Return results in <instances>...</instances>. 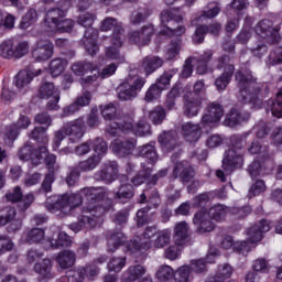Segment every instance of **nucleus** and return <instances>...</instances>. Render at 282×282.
<instances>
[{"mask_svg": "<svg viewBox=\"0 0 282 282\" xmlns=\"http://www.w3.org/2000/svg\"><path fill=\"white\" fill-rule=\"evenodd\" d=\"M270 228H272L270 221L262 220L248 229L247 235L250 243L247 241L235 242L231 237H226L221 241V248H224V250L234 248V250L240 252V254H248V252L252 250V243L261 241V239H263V232H269Z\"/></svg>", "mask_w": 282, "mask_h": 282, "instance_id": "nucleus-1", "label": "nucleus"}, {"mask_svg": "<svg viewBox=\"0 0 282 282\" xmlns=\"http://www.w3.org/2000/svg\"><path fill=\"white\" fill-rule=\"evenodd\" d=\"M226 213H228V208L224 207V205H215L208 212H198L194 216V224L197 228V231L200 235H204V232H213V230H215V224L212 223L210 219H215V221H221V219L226 218Z\"/></svg>", "mask_w": 282, "mask_h": 282, "instance_id": "nucleus-2", "label": "nucleus"}, {"mask_svg": "<svg viewBox=\"0 0 282 282\" xmlns=\"http://www.w3.org/2000/svg\"><path fill=\"white\" fill-rule=\"evenodd\" d=\"M83 198L78 194L52 196L46 199V208L50 213H63V215H69L76 206H80Z\"/></svg>", "mask_w": 282, "mask_h": 282, "instance_id": "nucleus-3", "label": "nucleus"}, {"mask_svg": "<svg viewBox=\"0 0 282 282\" xmlns=\"http://www.w3.org/2000/svg\"><path fill=\"white\" fill-rule=\"evenodd\" d=\"M107 132L110 133V135H120V133H135V135H149L151 133V126H149L147 121L141 120L133 129V123H131L130 119L123 121H120V119H116V121H112L107 128Z\"/></svg>", "mask_w": 282, "mask_h": 282, "instance_id": "nucleus-4", "label": "nucleus"}, {"mask_svg": "<svg viewBox=\"0 0 282 282\" xmlns=\"http://www.w3.org/2000/svg\"><path fill=\"white\" fill-rule=\"evenodd\" d=\"M94 19L95 17L91 13H84L79 15L78 19L79 25L87 28L84 34L83 43L90 56H94V54H97L98 52V44H96V40L98 39V30L91 28Z\"/></svg>", "mask_w": 282, "mask_h": 282, "instance_id": "nucleus-5", "label": "nucleus"}, {"mask_svg": "<svg viewBox=\"0 0 282 282\" xmlns=\"http://www.w3.org/2000/svg\"><path fill=\"white\" fill-rule=\"evenodd\" d=\"M83 119H77L70 123L64 126V128L55 133L53 141V149L56 151L61 147V142L65 139V135H69L70 142L80 140L83 138Z\"/></svg>", "mask_w": 282, "mask_h": 282, "instance_id": "nucleus-6", "label": "nucleus"}, {"mask_svg": "<svg viewBox=\"0 0 282 282\" xmlns=\"http://www.w3.org/2000/svg\"><path fill=\"white\" fill-rule=\"evenodd\" d=\"M26 261L35 263L34 270L40 274V282H47V279H52V261L50 259H42L39 251L34 249L29 250Z\"/></svg>", "mask_w": 282, "mask_h": 282, "instance_id": "nucleus-7", "label": "nucleus"}, {"mask_svg": "<svg viewBox=\"0 0 282 282\" xmlns=\"http://www.w3.org/2000/svg\"><path fill=\"white\" fill-rule=\"evenodd\" d=\"M236 80L238 82V87L245 100L253 99L254 96L261 91V85H259L257 80L252 78L251 73L243 75L241 72H238L236 74Z\"/></svg>", "mask_w": 282, "mask_h": 282, "instance_id": "nucleus-8", "label": "nucleus"}, {"mask_svg": "<svg viewBox=\"0 0 282 282\" xmlns=\"http://www.w3.org/2000/svg\"><path fill=\"white\" fill-rule=\"evenodd\" d=\"M144 87V79L138 76H130L118 88V97L120 100H132L138 96V89Z\"/></svg>", "mask_w": 282, "mask_h": 282, "instance_id": "nucleus-9", "label": "nucleus"}, {"mask_svg": "<svg viewBox=\"0 0 282 282\" xmlns=\"http://www.w3.org/2000/svg\"><path fill=\"white\" fill-rule=\"evenodd\" d=\"M243 164V150L241 149V143L231 145L223 159V169L227 173H232L236 166H241Z\"/></svg>", "mask_w": 282, "mask_h": 282, "instance_id": "nucleus-10", "label": "nucleus"}, {"mask_svg": "<svg viewBox=\"0 0 282 282\" xmlns=\"http://www.w3.org/2000/svg\"><path fill=\"white\" fill-rule=\"evenodd\" d=\"M182 21V15L177 14V11L175 9L172 10H165L161 13V21L162 23H169L167 26L161 30V34H164L165 36H182L186 30L184 26H178L177 29H173V24L175 21Z\"/></svg>", "mask_w": 282, "mask_h": 282, "instance_id": "nucleus-11", "label": "nucleus"}, {"mask_svg": "<svg viewBox=\"0 0 282 282\" xmlns=\"http://www.w3.org/2000/svg\"><path fill=\"white\" fill-rule=\"evenodd\" d=\"M95 154L89 158L87 161H84L79 164L83 171H91L95 166L100 164V160L107 154V143L101 138H97L94 143Z\"/></svg>", "mask_w": 282, "mask_h": 282, "instance_id": "nucleus-12", "label": "nucleus"}, {"mask_svg": "<svg viewBox=\"0 0 282 282\" xmlns=\"http://www.w3.org/2000/svg\"><path fill=\"white\" fill-rule=\"evenodd\" d=\"M216 67L218 69H225L223 75L218 77L215 82L217 89H219V91H224V89L228 87L230 78H232L235 66L230 64V58L228 56H223L216 61Z\"/></svg>", "mask_w": 282, "mask_h": 282, "instance_id": "nucleus-13", "label": "nucleus"}, {"mask_svg": "<svg viewBox=\"0 0 282 282\" xmlns=\"http://www.w3.org/2000/svg\"><path fill=\"white\" fill-rule=\"evenodd\" d=\"M173 78V73H164L159 80L152 85L145 94L147 102H152V100H158L162 96V91L169 89L171 85V79Z\"/></svg>", "mask_w": 282, "mask_h": 282, "instance_id": "nucleus-14", "label": "nucleus"}, {"mask_svg": "<svg viewBox=\"0 0 282 282\" xmlns=\"http://www.w3.org/2000/svg\"><path fill=\"white\" fill-rule=\"evenodd\" d=\"M111 45L106 48V56L111 61H124L122 54H120V48L124 45V33L122 30H118L112 33L110 37Z\"/></svg>", "mask_w": 282, "mask_h": 282, "instance_id": "nucleus-15", "label": "nucleus"}, {"mask_svg": "<svg viewBox=\"0 0 282 282\" xmlns=\"http://www.w3.org/2000/svg\"><path fill=\"white\" fill-rule=\"evenodd\" d=\"M158 234V228L155 226L148 227L143 234V238L141 239V242L138 243V241H131L128 245V252L131 254H135V252H139L141 248L143 250H150V248H153V237Z\"/></svg>", "mask_w": 282, "mask_h": 282, "instance_id": "nucleus-16", "label": "nucleus"}, {"mask_svg": "<svg viewBox=\"0 0 282 282\" xmlns=\"http://www.w3.org/2000/svg\"><path fill=\"white\" fill-rule=\"evenodd\" d=\"M221 116H224V108L217 104H212L207 108V112L203 116L200 124H203L206 130L213 129V127L221 120Z\"/></svg>", "mask_w": 282, "mask_h": 282, "instance_id": "nucleus-17", "label": "nucleus"}, {"mask_svg": "<svg viewBox=\"0 0 282 282\" xmlns=\"http://www.w3.org/2000/svg\"><path fill=\"white\" fill-rule=\"evenodd\" d=\"M40 95L42 98H48L47 109L56 110L58 109V100L61 95H58V89L54 87L52 83H45L40 88Z\"/></svg>", "mask_w": 282, "mask_h": 282, "instance_id": "nucleus-18", "label": "nucleus"}, {"mask_svg": "<svg viewBox=\"0 0 282 282\" xmlns=\"http://www.w3.org/2000/svg\"><path fill=\"white\" fill-rule=\"evenodd\" d=\"M54 54V44L50 40H40L33 50L35 61H50Z\"/></svg>", "mask_w": 282, "mask_h": 282, "instance_id": "nucleus-19", "label": "nucleus"}, {"mask_svg": "<svg viewBox=\"0 0 282 282\" xmlns=\"http://www.w3.org/2000/svg\"><path fill=\"white\" fill-rule=\"evenodd\" d=\"M199 109H202V98L195 95L194 93H188L185 96L184 101V113L188 118H195L197 113H199Z\"/></svg>", "mask_w": 282, "mask_h": 282, "instance_id": "nucleus-20", "label": "nucleus"}, {"mask_svg": "<svg viewBox=\"0 0 282 282\" xmlns=\"http://www.w3.org/2000/svg\"><path fill=\"white\" fill-rule=\"evenodd\" d=\"M153 25H147L141 29V31H133L129 35L130 43H133L134 45H147L149 41H151V36H153Z\"/></svg>", "mask_w": 282, "mask_h": 282, "instance_id": "nucleus-21", "label": "nucleus"}, {"mask_svg": "<svg viewBox=\"0 0 282 282\" xmlns=\"http://www.w3.org/2000/svg\"><path fill=\"white\" fill-rule=\"evenodd\" d=\"M30 124H31L30 118H28L26 116H21L18 119L17 123L11 126L8 132L6 133V139H4L6 144L10 147V144H12V142L17 140V135H19V131H21V129H28Z\"/></svg>", "mask_w": 282, "mask_h": 282, "instance_id": "nucleus-22", "label": "nucleus"}, {"mask_svg": "<svg viewBox=\"0 0 282 282\" xmlns=\"http://www.w3.org/2000/svg\"><path fill=\"white\" fill-rule=\"evenodd\" d=\"M111 149L120 156L130 155V153H133V149H135V139H132L131 141H122L120 139H116L111 143Z\"/></svg>", "mask_w": 282, "mask_h": 282, "instance_id": "nucleus-23", "label": "nucleus"}, {"mask_svg": "<svg viewBox=\"0 0 282 282\" xmlns=\"http://www.w3.org/2000/svg\"><path fill=\"white\" fill-rule=\"evenodd\" d=\"M203 129H205V131H208L203 124H200L199 127L197 124L187 122L183 126V133L188 142H197V140H199V137L202 135Z\"/></svg>", "mask_w": 282, "mask_h": 282, "instance_id": "nucleus-24", "label": "nucleus"}, {"mask_svg": "<svg viewBox=\"0 0 282 282\" xmlns=\"http://www.w3.org/2000/svg\"><path fill=\"white\" fill-rule=\"evenodd\" d=\"M188 239V224L186 221L177 223L174 227V242L176 246H186Z\"/></svg>", "mask_w": 282, "mask_h": 282, "instance_id": "nucleus-25", "label": "nucleus"}, {"mask_svg": "<svg viewBox=\"0 0 282 282\" xmlns=\"http://www.w3.org/2000/svg\"><path fill=\"white\" fill-rule=\"evenodd\" d=\"M89 102H91V93H84L77 98L76 102L64 109V116H72V113H76L80 107H87Z\"/></svg>", "mask_w": 282, "mask_h": 282, "instance_id": "nucleus-26", "label": "nucleus"}, {"mask_svg": "<svg viewBox=\"0 0 282 282\" xmlns=\"http://www.w3.org/2000/svg\"><path fill=\"white\" fill-rule=\"evenodd\" d=\"M48 243H51V248H61V246H72V239L67 234L56 230L48 238Z\"/></svg>", "mask_w": 282, "mask_h": 282, "instance_id": "nucleus-27", "label": "nucleus"}, {"mask_svg": "<svg viewBox=\"0 0 282 282\" xmlns=\"http://www.w3.org/2000/svg\"><path fill=\"white\" fill-rule=\"evenodd\" d=\"M174 175L183 180V182H191L192 177L195 175V171L188 163H177L174 170Z\"/></svg>", "mask_w": 282, "mask_h": 282, "instance_id": "nucleus-28", "label": "nucleus"}, {"mask_svg": "<svg viewBox=\"0 0 282 282\" xmlns=\"http://www.w3.org/2000/svg\"><path fill=\"white\" fill-rule=\"evenodd\" d=\"M98 69V66L89 62H77L72 65V72L75 76H85V74H94Z\"/></svg>", "mask_w": 282, "mask_h": 282, "instance_id": "nucleus-29", "label": "nucleus"}, {"mask_svg": "<svg viewBox=\"0 0 282 282\" xmlns=\"http://www.w3.org/2000/svg\"><path fill=\"white\" fill-rule=\"evenodd\" d=\"M235 272V269H232V265L225 263L221 264L217 272L216 275L210 278L207 282H223L226 281V279H230L232 276V273Z\"/></svg>", "mask_w": 282, "mask_h": 282, "instance_id": "nucleus-30", "label": "nucleus"}, {"mask_svg": "<svg viewBox=\"0 0 282 282\" xmlns=\"http://www.w3.org/2000/svg\"><path fill=\"white\" fill-rule=\"evenodd\" d=\"M57 262L59 268L67 270V268H72L76 263V253L69 250L62 251L57 256Z\"/></svg>", "mask_w": 282, "mask_h": 282, "instance_id": "nucleus-31", "label": "nucleus"}, {"mask_svg": "<svg viewBox=\"0 0 282 282\" xmlns=\"http://www.w3.org/2000/svg\"><path fill=\"white\" fill-rule=\"evenodd\" d=\"M147 274V269L140 264L130 267L124 273V282H135Z\"/></svg>", "mask_w": 282, "mask_h": 282, "instance_id": "nucleus-32", "label": "nucleus"}, {"mask_svg": "<svg viewBox=\"0 0 282 282\" xmlns=\"http://www.w3.org/2000/svg\"><path fill=\"white\" fill-rule=\"evenodd\" d=\"M176 140L177 133L175 132H163L159 137V142L164 151H172V149H175Z\"/></svg>", "mask_w": 282, "mask_h": 282, "instance_id": "nucleus-33", "label": "nucleus"}, {"mask_svg": "<svg viewBox=\"0 0 282 282\" xmlns=\"http://www.w3.org/2000/svg\"><path fill=\"white\" fill-rule=\"evenodd\" d=\"M99 180L104 182H113L116 176L118 175V165L116 162H111L110 164L106 165L104 170L99 172Z\"/></svg>", "mask_w": 282, "mask_h": 282, "instance_id": "nucleus-34", "label": "nucleus"}, {"mask_svg": "<svg viewBox=\"0 0 282 282\" xmlns=\"http://www.w3.org/2000/svg\"><path fill=\"white\" fill-rule=\"evenodd\" d=\"M162 65H164V61H162L160 57H145L142 63V68L149 75L153 74L155 69H160Z\"/></svg>", "mask_w": 282, "mask_h": 282, "instance_id": "nucleus-35", "label": "nucleus"}, {"mask_svg": "<svg viewBox=\"0 0 282 282\" xmlns=\"http://www.w3.org/2000/svg\"><path fill=\"white\" fill-rule=\"evenodd\" d=\"M171 243V230L164 229L156 234L155 239L152 241V248H166Z\"/></svg>", "mask_w": 282, "mask_h": 282, "instance_id": "nucleus-36", "label": "nucleus"}, {"mask_svg": "<svg viewBox=\"0 0 282 282\" xmlns=\"http://www.w3.org/2000/svg\"><path fill=\"white\" fill-rule=\"evenodd\" d=\"M63 17H65V11L61 9H51L46 13L45 23L51 28L52 30L54 26L63 20Z\"/></svg>", "mask_w": 282, "mask_h": 282, "instance_id": "nucleus-37", "label": "nucleus"}, {"mask_svg": "<svg viewBox=\"0 0 282 282\" xmlns=\"http://www.w3.org/2000/svg\"><path fill=\"white\" fill-rule=\"evenodd\" d=\"M250 118V115H246L241 117L239 111L232 110L225 119L226 127H237V124H241V122H246Z\"/></svg>", "mask_w": 282, "mask_h": 282, "instance_id": "nucleus-38", "label": "nucleus"}, {"mask_svg": "<svg viewBox=\"0 0 282 282\" xmlns=\"http://www.w3.org/2000/svg\"><path fill=\"white\" fill-rule=\"evenodd\" d=\"M270 25V20L259 22L256 26V34L261 36V39H268V41H270V37L272 36V26Z\"/></svg>", "mask_w": 282, "mask_h": 282, "instance_id": "nucleus-39", "label": "nucleus"}, {"mask_svg": "<svg viewBox=\"0 0 282 282\" xmlns=\"http://www.w3.org/2000/svg\"><path fill=\"white\" fill-rule=\"evenodd\" d=\"M65 67H67V61H65L63 58L53 59L50 64L51 75L54 77L61 76V74H63V72H65Z\"/></svg>", "mask_w": 282, "mask_h": 282, "instance_id": "nucleus-40", "label": "nucleus"}, {"mask_svg": "<svg viewBox=\"0 0 282 282\" xmlns=\"http://www.w3.org/2000/svg\"><path fill=\"white\" fill-rule=\"evenodd\" d=\"M32 73L28 70H22L15 76V87L18 89H23L24 87H28L32 83Z\"/></svg>", "mask_w": 282, "mask_h": 282, "instance_id": "nucleus-41", "label": "nucleus"}, {"mask_svg": "<svg viewBox=\"0 0 282 282\" xmlns=\"http://www.w3.org/2000/svg\"><path fill=\"white\" fill-rule=\"evenodd\" d=\"M269 109L275 118H282V89L278 93L275 101H269Z\"/></svg>", "mask_w": 282, "mask_h": 282, "instance_id": "nucleus-42", "label": "nucleus"}, {"mask_svg": "<svg viewBox=\"0 0 282 282\" xmlns=\"http://www.w3.org/2000/svg\"><path fill=\"white\" fill-rule=\"evenodd\" d=\"M127 180H129L127 176L122 177V184L117 193L119 199H131V197H133V186L124 184Z\"/></svg>", "mask_w": 282, "mask_h": 282, "instance_id": "nucleus-43", "label": "nucleus"}, {"mask_svg": "<svg viewBox=\"0 0 282 282\" xmlns=\"http://www.w3.org/2000/svg\"><path fill=\"white\" fill-rule=\"evenodd\" d=\"M180 50H182V44L180 43V40L172 41L166 48L165 58L167 61H173L177 58L180 55Z\"/></svg>", "mask_w": 282, "mask_h": 282, "instance_id": "nucleus-44", "label": "nucleus"}, {"mask_svg": "<svg viewBox=\"0 0 282 282\" xmlns=\"http://www.w3.org/2000/svg\"><path fill=\"white\" fill-rule=\"evenodd\" d=\"M101 30L102 32H108V30H113L112 34L121 30L124 33V30L120 24H118V20L113 18H107L106 20L102 21L101 23Z\"/></svg>", "mask_w": 282, "mask_h": 282, "instance_id": "nucleus-45", "label": "nucleus"}, {"mask_svg": "<svg viewBox=\"0 0 282 282\" xmlns=\"http://www.w3.org/2000/svg\"><path fill=\"white\" fill-rule=\"evenodd\" d=\"M45 239V231L41 228H33L26 235V241L29 243H39Z\"/></svg>", "mask_w": 282, "mask_h": 282, "instance_id": "nucleus-46", "label": "nucleus"}, {"mask_svg": "<svg viewBox=\"0 0 282 282\" xmlns=\"http://www.w3.org/2000/svg\"><path fill=\"white\" fill-rule=\"evenodd\" d=\"M174 274L175 273L173 272V268H171L170 265H163L159 268L156 272V278L159 279V281L171 282L173 281Z\"/></svg>", "mask_w": 282, "mask_h": 282, "instance_id": "nucleus-47", "label": "nucleus"}, {"mask_svg": "<svg viewBox=\"0 0 282 282\" xmlns=\"http://www.w3.org/2000/svg\"><path fill=\"white\" fill-rule=\"evenodd\" d=\"M0 56L2 58H12L14 56V44L12 41H4L0 44Z\"/></svg>", "mask_w": 282, "mask_h": 282, "instance_id": "nucleus-48", "label": "nucleus"}, {"mask_svg": "<svg viewBox=\"0 0 282 282\" xmlns=\"http://www.w3.org/2000/svg\"><path fill=\"white\" fill-rule=\"evenodd\" d=\"M139 153L152 163L158 161V153H155V148L151 144L140 148Z\"/></svg>", "mask_w": 282, "mask_h": 282, "instance_id": "nucleus-49", "label": "nucleus"}, {"mask_svg": "<svg viewBox=\"0 0 282 282\" xmlns=\"http://www.w3.org/2000/svg\"><path fill=\"white\" fill-rule=\"evenodd\" d=\"M17 216V212L12 207H7L0 212V226H6L8 221H12Z\"/></svg>", "mask_w": 282, "mask_h": 282, "instance_id": "nucleus-50", "label": "nucleus"}, {"mask_svg": "<svg viewBox=\"0 0 282 282\" xmlns=\"http://www.w3.org/2000/svg\"><path fill=\"white\" fill-rule=\"evenodd\" d=\"M37 160H45L47 166H54L56 164V156L54 154H47V148L42 147L36 154Z\"/></svg>", "mask_w": 282, "mask_h": 282, "instance_id": "nucleus-51", "label": "nucleus"}, {"mask_svg": "<svg viewBox=\"0 0 282 282\" xmlns=\"http://www.w3.org/2000/svg\"><path fill=\"white\" fill-rule=\"evenodd\" d=\"M124 239V235L118 232L110 236L108 239V250L109 252H115L116 248L122 243V240Z\"/></svg>", "mask_w": 282, "mask_h": 282, "instance_id": "nucleus-52", "label": "nucleus"}, {"mask_svg": "<svg viewBox=\"0 0 282 282\" xmlns=\"http://www.w3.org/2000/svg\"><path fill=\"white\" fill-rule=\"evenodd\" d=\"M127 260L124 258H112L108 263L110 272H120L124 268Z\"/></svg>", "mask_w": 282, "mask_h": 282, "instance_id": "nucleus-53", "label": "nucleus"}, {"mask_svg": "<svg viewBox=\"0 0 282 282\" xmlns=\"http://www.w3.org/2000/svg\"><path fill=\"white\" fill-rule=\"evenodd\" d=\"M83 225L87 226V228H91L95 226L94 219L89 218V216H83L82 224H73L70 225V230L74 232H80L83 229Z\"/></svg>", "mask_w": 282, "mask_h": 282, "instance_id": "nucleus-54", "label": "nucleus"}, {"mask_svg": "<svg viewBox=\"0 0 282 282\" xmlns=\"http://www.w3.org/2000/svg\"><path fill=\"white\" fill-rule=\"evenodd\" d=\"M85 274H87L88 276H96V274H98V269L96 268H79L75 273H74V278L76 279V276L78 278V282H82L83 279H85Z\"/></svg>", "mask_w": 282, "mask_h": 282, "instance_id": "nucleus-55", "label": "nucleus"}, {"mask_svg": "<svg viewBox=\"0 0 282 282\" xmlns=\"http://www.w3.org/2000/svg\"><path fill=\"white\" fill-rule=\"evenodd\" d=\"M74 29V21L70 19L61 20L53 30H57V32H72Z\"/></svg>", "mask_w": 282, "mask_h": 282, "instance_id": "nucleus-56", "label": "nucleus"}, {"mask_svg": "<svg viewBox=\"0 0 282 282\" xmlns=\"http://www.w3.org/2000/svg\"><path fill=\"white\" fill-rule=\"evenodd\" d=\"M31 138L33 140H37V142H42L43 144H45L47 142V134H45V128H35L31 133Z\"/></svg>", "mask_w": 282, "mask_h": 282, "instance_id": "nucleus-57", "label": "nucleus"}, {"mask_svg": "<svg viewBox=\"0 0 282 282\" xmlns=\"http://www.w3.org/2000/svg\"><path fill=\"white\" fill-rule=\"evenodd\" d=\"M36 11L35 10H30L25 17L23 18L20 26L25 30L28 28H30V25H32V23H34V21H36Z\"/></svg>", "mask_w": 282, "mask_h": 282, "instance_id": "nucleus-58", "label": "nucleus"}, {"mask_svg": "<svg viewBox=\"0 0 282 282\" xmlns=\"http://www.w3.org/2000/svg\"><path fill=\"white\" fill-rule=\"evenodd\" d=\"M116 106L107 105L101 108V115L104 116L105 120H113L116 118Z\"/></svg>", "mask_w": 282, "mask_h": 282, "instance_id": "nucleus-59", "label": "nucleus"}, {"mask_svg": "<svg viewBox=\"0 0 282 282\" xmlns=\"http://www.w3.org/2000/svg\"><path fill=\"white\" fill-rule=\"evenodd\" d=\"M265 192V183L263 181L256 182L250 191L249 197H254V195H261V193Z\"/></svg>", "mask_w": 282, "mask_h": 282, "instance_id": "nucleus-60", "label": "nucleus"}, {"mask_svg": "<svg viewBox=\"0 0 282 282\" xmlns=\"http://www.w3.org/2000/svg\"><path fill=\"white\" fill-rule=\"evenodd\" d=\"M166 113H164V109L156 108L150 113V118L154 124H160L162 120H164Z\"/></svg>", "mask_w": 282, "mask_h": 282, "instance_id": "nucleus-61", "label": "nucleus"}, {"mask_svg": "<svg viewBox=\"0 0 282 282\" xmlns=\"http://www.w3.org/2000/svg\"><path fill=\"white\" fill-rule=\"evenodd\" d=\"M118 69V65L111 63L104 67L101 72H99L100 78H109L110 76H113L116 74V70Z\"/></svg>", "mask_w": 282, "mask_h": 282, "instance_id": "nucleus-62", "label": "nucleus"}, {"mask_svg": "<svg viewBox=\"0 0 282 282\" xmlns=\"http://www.w3.org/2000/svg\"><path fill=\"white\" fill-rule=\"evenodd\" d=\"M13 50L14 56L21 58V56H25V54L30 52V46L28 45V42H21Z\"/></svg>", "mask_w": 282, "mask_h": 282, "instance_id": "nucleus-63", "label": "nucleus"}, {"mask_svg": "<svg viewBox=\"0 0 282 282\" xmlns=\"http://www.w3.org/2000/svg\"><path fill=\"white\" fill-rule=\"evenodd\" d=\"M206 32H208L207 26H198L193 36L194 43H196V44L203 43Z\"/></svg>", "mask_w": 282, "mask_h": 282, "instance_id": "nucleus-64", "label": "nucleus"}]
</instances>
